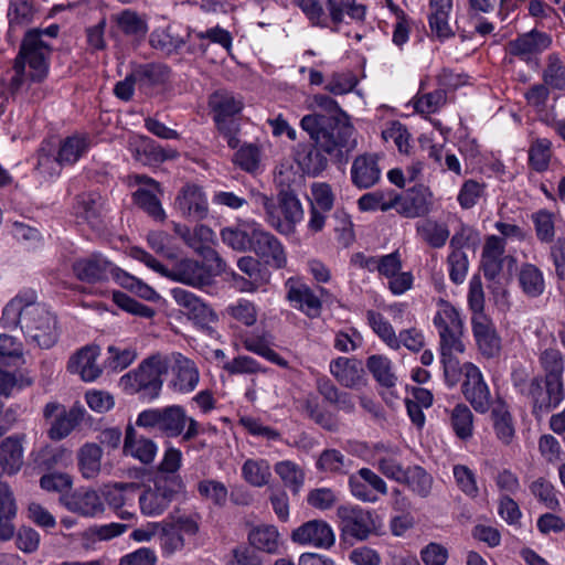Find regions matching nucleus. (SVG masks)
<instances>
[{
  "label": "nucleus",
  "mask_w": 565,
  "mask_h": 565,
  "mask_svg": "<svg viewBox=\"0 0 565 565\" xmlns=\"http://www.w3.org/2000/svg\"><path fill=\"white\" fill-rule=\"evenodd\" d=\"M414 108L423 115L437 113L447 103V93L443 88L434 92L417 94L414 98Z\"/></svg>",
  "instance_id": "53"
},
{
  "label": "nucleus",
  "mask_w": 565,
  "mask_h": 565,
  "mask_svg": "<svg viewBox=\"0 0 565 565\" xmlns=\"http://www.w3.org/2000/svg\"><path fill=\"white\" fill-rule=\"evenodd\" d=\"M349 486L354 498L362 502L375 503L379 494L386 495V482L370 468H361L349 478Z\"/></svg>",
  "instance_id": "13"
},
{
  "label": "nucleus",
  "mask_w": 565,
  "mask_h": 565,
  "mask_svg": "<svg viewBox=\"0 0 565 565\" xmlns=\"http://www.w3.org/2000/svg\"><path fill=\"white\" fill-rule=\"evenodd\" d=\"M466 375L461 385L465 398L479 413H486L490 407V391L482 373L473 363H463Z\"/></svg>",
  "instance_id": "11"
},
{
  "label": "nucleus",
  "mask_w": 565,
  "mask_h": 565,
  "mask_svg": "<svg viewBox=\"0 0 565 565\" xmlns=\"http://www.w3.org/2000/svg\"><path fill=\"white\" fill-rule=\"evenodd\" d=\"M43 417L49 425L47 435L52 440H61L71 433V413L65 405L50 402L43 409Z\"/></svg>",
  "instance_id": "28"
},
{
  "label": "nucleus",
  "mask_w": 565,
  "mask_h": 565,
  "mask_svg": "<svg viewBox=\"0 0 565 565\" xmlns=\"http://www.w3.org/2000/svg\"><path fill=\"white\" fill-rule=\"evenodd\" d=\"M417 233L424 242L434 248L443 247L449 237L447 226L431 220H426L418 224Z\"/></svg>",
  "instance_id": "48"
},
{
  "label": "nucleus",
  "mask_w": 565,
  "mask_h": 565,
  "mask_svg": "<svg viewBox=\"0 0 565 565\" xmlns=\"http://www.w3.org/2000/svg\"><path fill=\"white\" fill-rule=\"evenodd\" d=\"M23 436H10L0 445V466L8 475L17 473L23 465Z\"/></svg>",
  "instance_id": "32"
},
{
  "label": "nucleus",
  "mask_w": 565,
  "mask_h": 565,
  "mask_svg": "<svg viewBox=\"0 0 565 565\" xmlns=\"http://www.w3.org/2000/svg\"><path fill=\"white\" fill-rule=\"evenodd\" d=\"M287 300L294 308L300 310L309 318H317L321 313L322 303L313 290L294 278L286 281Z\"/></svg>",
  "instance_id": "21"
},
{
  "label": "nucleus",
  "mask_w": 565,
  "mask_h": 565,
  "mask_svg": "<svg viewBox=\"0 0 565 565\" xmlns=\"http://www.w3.org/2000/svg\"><path fill=\"white\" fill-rule=\"evenodd\" d=\"M520 392L532 399L533 413L546 414L545 392L539 377H533L529 382H515Z\"/></svg>",
  "instance_id": "55"
},
{
  "label": "nucleus",
  "mask_w": 565,
  "mask_h": 565,
  "mask_svg": "<svg viewBox=\"0 0 565 565\" xmlns=\"http://www.w3.org/2000/svg\"><path fill=\"white\" fill-rule=\"evenodd\" d=\"M35 170L44 178L57 175L64 162L71 158V137H66L57 147L52 141L43 142L38 152Z\"/></svg>",
  "instance_id": "15"
},
{
  "label": "nucleus",
  "mask_w": 565,
  "mask_h": 565,
  "mask_svg": "<svg viewBox=\"0 0 565 565\" xmlns=\"http://www.w3.org/2000/svg\"><path fill=\"white\" fill-rule=\"evenodd\" d=\"M254 252L265 265L275 269L285 268L287 265V255L280 241L260 226L252 234Z\"/></svg>",
  "instance_id": "14"
},
{
  "label": "nucleus",
  "mask_w": 565,
  "mask_h": 565,
  "mask_svg": "<svg viewBox=\"0 0 565 565\" xmlns=\"http://www.w3.org/2000/svg\"><path fill=\"white\" fill-rule=\"evenodd\" d=\"M168 367V359L156 354L143 360L134 370L142 388V397L154 399L159 396L163 384L161 375L167 372Z\"/></svg>",
  "instance_id": "9"
},
{
  "label": "nucleus",
  "mask_w": 565,
  "mask_h": 565,
  "mask_svg": "<svg viewBox=\"0 0 565 565\" xmlns=\"http://www.w3.org/2000/svg\"><path fill=\"white\" fill-rule=\"evenodd\" d=\"M18 507L9 484L0 480V542L10 541L15 534L13 520Z\"/></svg>",
  "instance_id": "29"
},
{
  "label": "nucleus",
  "mask_w": 565,
  "mask_h": 565,
  "mask_svg": "<svg viewBox=\"0 0 565 565\" xmlns=\"http://www.w3.org/2000/svg\"><path fill=\"white\" fill-rule=\"evenodd\" d=\"M35 10L32 0H10L8 20L10 30L32 22Z\"/></svg>",
  "instance_id": "51"
},
{
  "label": "nucleus",
  "mask_w": 565,
  "mask_h": 565,
  "mask_svg": "<svg viewBox=\"0 0 565 565\" xmlns=\"http://www.w3.org/2000/svg\"><path fill=\"white\" fill-rule=\"evenodd\" d=\"M519 284L523 292L536 298L544 292L545 281L542 271L533 264H523L519 273Z\"/></svg>",
  "instance_id": "41"
},
{
  "label": "nucleus",
  "mask_w": 565,
  "mask_h": 565,
  "mask_svg": "<svg viewBox=\"0 0 565 565\" xmlns=\"http://www.w3.org/2000/svg\"><path fill=\"white\" fill-rule=\"evenodd\" d=\"M242 475L245 481L254 487L267 484L271 476L269 463L263 459H247L242 467Z\"/></svg>",
  "instance_id": "52"
},
{
  "label": "nucleus",
  "mask_w": 565,
  "mask_h": 565,
  "mask_svg": "<svg viewBox=\"0 0 565 565\" xmlns=\"http://www.w3.org/2000/svg\"><path fill=\"white\" fill-rule=\"evenodd\" d=\"M73 510L84 516H95L104 511V504L95 490L73 494Z\"/></svg>",
  "instance_id": "50"
},
{
  "label": "nucleus",
  "mask_w": 565,
  "mask_h": 565,
  "mask_svg": "<svg viewBox=\"0 0 565 565\" xmlns=\"http://www.w3.org/2000/svg\"><path fill=\"white\" fill-rule=\"evenodd\" d=\"M173 231L190 248L204 258L221 260L217 253L211 247L214 242V232L209 226L199 224L190 228L186 225L174 223Z\"/></svg>",
  "instance_id": "16"
},
{
  "label": "nucleus",
  "mask_w": 565,
  "mask_h": 565,
  "mask_svg": "<svg viewBox=\"0 0 565 565\" xmlns=\"http://www.w3.org/2000/svg\"><path fill=\"white\" fill-rule=\"evenodd\" d=\"M111 20L116 23L117 29L128 36H143L148 30L147 23L138 13L129 9L113 14Z\"/></svg>",
  "instance_id": "44"
},
{
  "label": "nucleus",
  "mask_w": 565,
  "mask_h": 565,
  "mask_svg": "<svg viewBox=\"0 0 565 565\" xmlns=\"http://www.w3.org/2000/svg\"><path fill=\"white\" fill-rule=\"evenodd\" d=\"M109 275L122 288L135 292L142 299L154 300L156 298H158V294L154 291L153 288H151L137 277L128 274L127 271L122 270L119 267L111 265Z\"/></svg>",
  "instance_id": "40"
},
{
  "label": "nucleus",
  "mask_w": 565,
  "mask_h": 565,
  "mask_svg": "<svg viewBox=\"0 0 565 565\" xmlns=\"http://www.w3.org/2000/svg\"><path fill=\"white\" fill-rule=\"evenodd\" d=\"M431 193L423 185L409 189L405 196L398 194V203L394 209L408 218L424 216L429 212Z\"/></svg>",
  "instance_id": "25"
},
{
  "label": "nucleus",
  "mask_w": 565,
  "mask_h": 565,
  "mask_svg": "<svg viewBox=\"0 0 565 565\" xmlns=\"http://www.w3.org/2000/svg\"><path fill=\"white\" fill-rule=\"evenodd\" d=\"M50 45L40 39L36 30H29L22 41L20 52L14 61V75L10 79L8 93L11 96L18 94L26 81L25 65L29 66L31 81L40 82L47 74V57Z\"/></svg>",
  "instance_id": "3"
},
{
  "label": "nucleus",
  "mask_w": 565,
  "mask_h": 565,
  "mask_svg": "<svg viewBox=\"0 0 565 565\" xmlns=\"http://www.w3.org/2000/svg\"><path fill=\"white\" fill-rule=\"evenodd\" d=\"M102 456V448L94 443H87L78 450V469L84 478L92 479L98 476Z\"/></svg>",
  "instance_id": "39"
},
{
  "label": "nucleus",
  "mask_w": 565,
  "mask_h": 565,
  "mask_svg": "<svg viewBox=\"0 0 565 565\" xmlns=\"http://www.w3.org/2000/svg\"><path fill=\"white\" fill-rule=\"evenodd\" d=\"M397 203L398 194L394 191H388L387 193L383 191L369 192L363 194L358 201L361 211L381 210L386 212L394 209Z\"/></svg>",
  "instance_id": "45"
},
{
  "label": "nucleus",
  "mask_w": 565,
  "mask_h": 565,
  "mask_svg": "<svg viewBox=\"0 0 565 565\" xmlns=\"http://www.w3.org/2000/svg\"><path fill=\"white\" fill-rule=\"evenodd\" d=\"M301 128L313 141L311 145H298L295 159L303 173L317 177L328 167V157H341L343 150L354 146V128L328 116L311 114L302 117Z\"/></svg>",
  "instance_id": "1"
},
{
  "label": "nucleus",
  "mask_w": 565,
  "mask_h": 565,
  "mask_svg": "<svg viewBox=\"0 0 565 565\" xmlns=\"http://www.w3.org/2000/svg\"><path fill=\"white\" fill-rule=\"evenodd\" d=\"M531 493L550 510H556L559 501L554 486L544 478H539L530 484Z\"/></svg>",
  "instance_id": "64"
},
{
  "label": "nucleus",
  "mask_w": 565,
  "mask_h": 565,
  "mask_svg": "<svg viewBox=\"0 0 565 565\" xmlns=\"http://www.w3.org/2000/svg\"><path fill=\"white\" fill-rule=\"evenodd\" d=\"M367 324L372 331L392 350H398L397 334L391 322L380 312L366 311Z\"/></svg>",
  "instance_id": "43"
},
{
  "label": "nucleus",
  "mask_w": 565,
  "mask_h": 565,
  "mask_svg": "<svg viewBox=\"0 0 565 565\" xmlns=\"http://www.w3.org/2000/svg\"><path fill=\"white\" fill-rule=\"evenodd\" d=\"M493 430L497 438L504 445H510L515 436V427L511 413L503 402H498L491 411Z\"/></svg>",
  "instance_id": "37"
},
{
  "label": "nucleus",
  "mask_w": 565,
  "mask_h": 565,
  "mask_svg": "<svg viewBox=\"0 0 565 565\" xmlns=\"http://www.w3.org/2000/svg\"><path fill=\"white\" fill-rule=\"evenodd\" d=\"M138 427L157 429L168 438L182 437L183 441L193 440L202 431L198 420L186 415L180 405L142 411L136 420Z\"/></svg>",
  "instance_id": "4"
},
{
  "label": "nucleus",
  "mask_w": 565,
  "mask_h": 565,
  "mask_svg": "<svg viewBox=\"0 0 565 565\" xmlns=\"http://www.w3.org/2000/svg\"><path fill=\"white\" fill-rule=\"evenodd\" d=\"M209 106L218 132L226 139L230 148H237L239 124L235 116L243 109V100L231 92L217 90L210 96Z\"/></svg>",
  "instance_id": "5"
},
{
  "label": "nucleus",
  "mask_w": 565,
  "mask_h": 565,
  "mask_svg": "<svg viewBox=\"0 0 565 565\" xmlns=\"http://www.w3.org/2000/svg\"><path fill=\"white\" fill-rule=\"evenodd\" d=\"M248 541L255 548L269 554L277 553L280 545L277 529L266 524L253 527L248 533Z\"/></svg>",
  "instance_id": "38"
},
{
  "label": "nucleus",
  "mask_w": 565,
  "mask_h": 565,
  "mask_svg": "<svg viewBox=\"0 0 565 565\" xmlns=\"http://www.w3.org/2000/svg\"><path fill=\"white\" fill-rule=\"evenodd\" d=\"M278 205L270 213L269 225L284 235L295 233L296 224L302 221L303 210L300 200L288 189H282L278 193Z\"/></svg>",
  "instance_id": "8"
},
{
  "label": "nucleus",
  "mask_w": 565,
  "mask_h": 565,
  "mask_svg": "<svg viewBox=\"0 0 565 565\" xmlns=\"http://www.w3.org/2000/svg\"><path fill=\"white\" fill-rule=\"evenodd\" d=\"M456 353L459 352L456 350L447 351L445 350V347L440 348L441 363L444 366V377L446 384L450 387L459 383L461 375H466L463 364L460 365V362L455 356Z\"/></svg>",
  "instance_id": "57"
},
{
  "label": "nucleus",
  "mask_w": 565,
  "mask_h": 565,
  "mask_svg": "<svg viewBox=\"0 0 565 565\" xmlns=\"http://www.w3.org/2000/svg\"><path fill=\"white\" fill-rule=\"evenodd\" d=\"M543 81L550 88L565 90V64L558 56L548 55Z\"/></svg>",
  "instance_id": "58"
},
{
  "label": "nucleus",
  "mask_w": 565,
  "mask_h": 565,
  "mask_svg": "<svg viewBox=\"0 0 565 565\" xmlns=\"http://www.w3.org/2000/svg\"><path fill=\"white\" fill-rule=\"evenodd\" d=\"M237 267L247 278L259 285L265 286L269 282L270 273L263 267L259 259L253 256L238 258Z\"/></svg>",
  "instance_id": "60"
},
{
  "label": "nucleus",
  "mask_w": 565,
  "mask_h": 565,
  "mask_svg": "<svg viewBox=\"0 0 565 565\" xmlns=\"http://www.w3.org/2000/svg\"><path fill=\"white\" fill-rule=\"evenodd\" d=\"M550 45L551 39L548 35L539 31H531L509 42V52L523 61H527Z\"/></svg>",
  "instance_id": "27"
},
{
  "label": "nucleus",
  "mask_w": 565,
  "mask_h": 565,
  "mask_svg": "<svg viewBox=\"0 0 565 565\" xmlns=\"http://www.w3.org/2000/svg\"><path fill=\"white\" fill-rule=\"evenodd\" d=\"M504 253V238L495 235H490L486 238L481 255V267L484 277L489 280L495 279L502 270Z\"/></svg>",
  "instance_id": "26"
},
{
  "label": "nucleus",
  "mask_w": 565,
  "mask_h": 565,
  "mask_svg": "<svg viewBox=\"0 0 565 565\" xmlns=\"http://www.w3.org/2000/svg\"><path fill=\"white\" fill-rule=\"evenodd\" d=\"M111 263L99 255H92L87 258L77 260L73 270L81 280L89 282L106 279L111 269Z\"/></svg>",
  "instance_id": "33"
},
{
  "label": "nucleus",
  "mask_w": 565,
  "mask_h": 565,
  "mask_svg": "<svg viewBox=\"0 0 565 565\" xmlns=\"http://www.w3.org/2000/svg\"><path fill=\"white\" fill-rule=\"evenodd\" d=\"M131 73L140 88H149L166 82L169 70L164 65L149 63L136 67Z\"/></svg>",
  "instance_id": "42"
},
{
  "label": "nucleus",
  "mask_w": 565,
  "mask_h": 565,
  "mask_svg": "<svg viewBox=\"0 0 565 565\" xmlns=\"http://www.w3.org/2000/svg\"><path fill=\"white\" fill-rule=\"evenodd\" d=\"M433 321L438 330L440 348L445 347L447 351L456 350L463 353L466 350L462 341L463 322L459 311L450 302L439 299Z\"/></svg>",
  "instance_id": "6"
},
{
  "label": "nucleus",
  "mask_w": 565,
  "mask_h": 565,
  "mask_svg": "<svg viewBox=\"0 0 565 565\" xmlns=\"http://www.w3.org/2000/svg\"><path fill=\"white\" fill-rule=\"evenodd\" d=\"M124 452L142 463H150L156 457L157 445L151 439L138 435L132 426H128L124 440Z\"/></svg>",
  "instance_id": "31"
},
{
  "label": "nucleus",
  "mask_w": 565,
  "mask_h": 565,
  "mask_svg": "<svg viewBox=\"0 0 565 565\" xmlns=\"http://www.w3.org/2000/svg\"><path fill=\"white\" fill-rule=\"evenodd\" d=\"M291 539L296 543L312 545L318 548H330L335 542L331 526L322 520H311L303 523L292 532Z\"/></svg>",
  "instance_id": "17"
},
{
  "label": "nucleus",
  "mask_w": 565,
  "mask_h": 565,
  "mask_svg": "<svg viewBox=\"0 0 565 565\" xmlns=\"http://www.w3.org/2000/svg\"><path fill=\"white\" fill-rule=\"evenodd\" d=\"M168 362H171L172 374L169 387L181 394L193 392L200 382V371L194 361L179 352H173Z\"/></svg>",
  "instance_id": "12"
},
{
  "label": "nucleus",
  "mask_w": 565,
  "mask_h": 565,
  "mask_svg": "<svg viewBox=\"0 0 565 565\" xmlns=\"http://www.w3.org/2000/svg\"><path fill=\"white\" fill-rule=\"evenodd\" d=\"M153 488H148L139 497L140 510L145 515L154 516L163 513L174 495L183 490V481L175 478L167 480L154 477Z\"/></svg>",
  "instance_id": "7"
},
{
  "label": "nucleus",
  "mask_w": 565,
  "mask_h": 565,
  "mask_svg": "<svg viewBox=\"0 0 565 565\" xmlns=\"http://www.w3.org/2000/svg\"><path fill=\"white\" fill-rule=\"evenodd\" d=\"M166 277L196 288L207 286L212 281L210 268L189 258L178 262L171 270L167 271Z\"/></svg>",
  "instance_id": "20"
},
{
  "label": "nucleus",
  "mask_w": 565,
  "mask_h": 565,
  "mask_svg": "<svg viewBox=\"0 0 565 565\" xmlns=\"http://www.w3.org/2000/svg\"><path fill=\"white\" fill-rule=\"evenodd\" d=\"M379 157L372 153L358 156L351 166V181L359 189H369L381 179Z\"/></svg>",
  "instance_id": "24"
},
{
  "label": "nucleus",
  "mask_w": 565,
  "mask_h": 565,
  "mask_svg": "<svg viewBox=\"0 0 565 565\" xmlns=\"http://www.w3.org/2000/svg\"><path fill=\"white\" fill-rule=\"evenodd\" d=\"M536 237L542 243H552L555 236L554 215L546 211L540 210L532 215Z\"/></svg>",
  "instance_id": "62"
},
{
  "label": "nucleus",
  "mask_w": 565,
  "mask_h": 565,
  "mask_svg": "<svg viewBox=\"0 0 565 565\" xmlns=\"http://www.w3.org/2000/svg\"><path fill=\"white\" fill-rule=\"evenodd\" d=\"M297 4L313 25L322 28L328 26L327 10L334 25L332 30L338 31L341 24V11L335 6V0H298Z\"/></svg>",
  "instance_id": "23"
},
{
  "label": "nucleus",
  "mask_w": 565,
  "mask_h": 565,
  "mask_svg": "<svg viewBox=\"0 0 565 565\" xmlns=\"http://www.w3.org/2000/svg\"><path fill=\"white\" fill-rule=\"evenodd\" d=\"M450 424L457 437L468 439L473 431V415L465 404H458L450 413Z\"/></svg>",
  "instance_id": "49"
},
{
  "label": "nucleus",
  "mask_w": 565,
  "mask_h": 565,
  "mask_svg": "<svg viewBox=\"0 0 565 565\" xmlns=\"http://www.w3.org/2000/svg\"><path fill=\"white\" fill-rule=\"evenodd\" d=\"M2 320L19 326L40 348L49 349L57 340L56 319L44 305L36 302L34 291H23L11 299L3 309Z\"/></svg>",
  "instance_id": "2"
},
{
  "label": "nucleus",
  "mask_w": 565,
  "mask_h": 565,
  "mask_svg": "<svg viewBox=\"0 0 565 565\" xmlns=\"http://www.w3.org/2000/svg\"><path fill=\"white\" fill-rule=\"evenodd\" d=\"M402 483L406 484L415 494L427 498L433 488V477L420 466L408 467L406 478Z\"/></svg>",
  "instance_id": "47"
},
{
  "label": "nucleus",
  "mask_w": 565,
  "mask_h": 565,
  "mask_svg": "<svg viewBox=\"0 0 565 565\" xmlns=\"http://www.w3.org/2000/svg\"><path fill=\"white\" fill-rule=\"evenodd\" d=\"M330 373L345 387H356L363 380L362 362L356 359L340 356L330 363Z\"/></svg>",
  "instance_id": "30"
},
{
  "label": "nucleus",
  "mask_w": 565,
  "mask_h": 565,
  "mask_svg": "<svg viewBox=\"0 0 565 565\" xmlns=\"http://www.w3.org/2000/svg\"><path fill=\"white\" fill-rule=\"evenodd\" d=\"M135 202L156 220L163 221L166 213L157 195L149 189H138L134 193Z\"/></svg>",
  "instance_id": "63"
},
{
  "label": "nucleus",
  "mask_w": 565,
  "mask_h": 565,
  "mask_svg": "<svg viewBox=\"0 0 565 565\" xmlns=\"http://www.w3.org/2000/svg\"><path fill=\"white\" fill-rule=\"evenodd\" d=\"M275 472L281 478L286 487H289L295 493L299 491L305 481L303 470L290 460L277 462Z\"/></svg>",
  "instance_id": "54"
},
{
  "label": "nucleus",
  "mask_w": 565,
  "mask_h": 565,
  "mask_svg": "<svg viewBox=\"0 0 565 565\" xmlns=\"http://www.w3.org/2000/svg\"><path fill=\"white\" fill-rule=\"evenodd\" d=\"M171 295L182 312L196 324L205 327L216 320L214 311L193 292L183 288H173Z\"/></svg>",
  "instance_id": "18"
},
{
  "label": "nucleus",
  "mask_w": 565,
  "mask_h": 565,
  "mask_svg": "<svg viewBox=\"0 0 565 565\" xmlns=\"http://www.w3.org/2000/svg\"><path fill=\"white\" fill-rule=\"evenodd\" d=\"M471 324L480 353L488 359L499 355L501 339L491 319L486 315L472 316Z\"/></svg>",
  "instance_id": "22"
},
{
  "label": "nucleus",
  "mask_w": 565,
  "mask_h": 565,
  "mask_svg": "<svg viewBox=\"0 0 565 565\" xmlns=\"http://www.w3.org/2000/svg\"><path fill=\"white\" fill-rule=\"evenodd\" d=\"M551 141L548 139H536L529 149V161L531 167L539 172L548 168L552 157Z\"/></svg>",
  "instance_id": "59"
},
{
  "label": "nucleus",
  "mask_w": 565,
  "mask_h": 565,
  "mask_svg": "<svg viewBox=\"0 0 565 565\" xmlns=\"http://www.w3.org/2000/svg\"><path fill=\"white\" fill-rule=\"evenodd\" d=\"M338 516L342 521L344 534L359 541L366 540L376 529L373 513L359 507L341 505L338 508Z\"/></svg>",
  "instance_id": "10"
},
{
  "label": "nucleus",
  "mask_w": 565,
  "mask_h": 565,
  "mask_svg": "<svg viewBox=\"0 0 565 565\" xmlns=\"http://www.w3.org/2000/svg\"><path fill=\"white\" fill-rule=\"evenodd\" d=\"M366 366L374 379L385 387H393L397 377L392 370V361L381 354H374L367 358Z\"/></svg>",
  "instance_id": "46"
},
{
  "label": "nucleus",
  "mask_w": 565,
  "mask_h": 565,
  "mask_svg": "<svg viewBox=\"0 0 565 565\" xmlns=\"http://www.w3.org/2000/svg\"><path fill=\"white\" fill-rule=\"evenodd\" d=\"M108 358L106 367L111 371L119 372L130 366L137 359V352L134 348H119L109 345L107 348Z\"/></svg>",
  "instance_id": "61"
},
{
  "label": "nucleus",
  "mask_w": 565,
  "mask_h": 565,
  "mask_svg": "<svg viewBox=\"0 0 565 565\" xmlns=\"http://www.w3.org/2000/svg\"><path fill=\"white\" fill-rule=\"evenodd\" d=\"M301 409L308 415L309 418H311L321 427L328 430H332L335 427L332 416L321 408L317 396L313 394H308L301 401Z\"/></svg>",
  "instance_id": "56"
},
{
  "label": "nucleus",
  "mask_w": 565,
  "mask_h": 565,
  "mask_svg": "<svg viewBox=\"0 0 565 565\" xmlns=\"http://www.w3.org/2000/svg\"><path fill=\"white\" fill-rule=\"evenodd\" d=\"M259 225L243 224L235 227H225L221 231V237L224 244L237 252L250 250L253 246L252 234L256 232Z\"/></svg>",
  "instance_id": "35"
},
{
  "label": "nucleus",
  "mask_w": 565,
  "mask_h": 565,
  "mask_svg": "<svg viewBox=\"0 0 565 565\" xmlns=\"http://www.w3.org/2000/svg\"><path fill=\"white\" fill-rule=\"evenodd\" d=\"M99 353L96 345H86L76 353L75 372L84 382H94L102 375L103 370L97 364Z\"/></svg>",
  "instance_id": "34"
},
{
  "label": "nucleus",
  "mask_w": 565,
  "mask_h": 565,
  "mask_svg": "<svg viewBox=\"0 0 565 565\" xmlns=\"http://www.w3.org/2000/svg\"><path fill=\"white\" fill-rule=\"evenodd\" d=\"M316 387L323 399L338 409L352 413L355 408L351 394L341 392L328 377H319Z\"/></svg>",
  "instance_id": "36"
},
{
  "label": "nucleus",
  "mask_w": 565,
  "mask_h": 565,
  "mask_svg": "<svg viewBox=\"0 0 565 565\" xmlns=\"http://www.w3.org/2000/svg\"><path fill=\"white\" fill-rule=\"evenodd\" d=\"M175 209L186 218L203 220L209 212L207 201L201 188L194 184L184 185L175 198Z\"/></svg>",
  "instance_id": "19"
}]
</instances>
